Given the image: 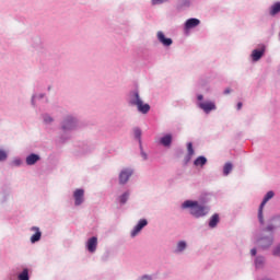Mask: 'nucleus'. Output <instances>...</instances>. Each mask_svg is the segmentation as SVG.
Masks as SVG:
<instances>
[{
  "label": "nucleus",
  "instance_id": "1",
  "mask_svg": "<svg viewBox=\"0 0 280 280\" xmlns=\"http://www.w3.org/2000/svg\"><path fill=\"white\" fill-rule=\"evenodd\" d=\"M183 209H190V213L195 218H202L209 213V208L199 205L198 201L187 200L183 203Z\"/></svg>",
  "mask_w": 280,
  "mask_h": 280
},
{
  "label": "nucleus",
  "instance_id": "2",
  "mask_svg": "<svg viewBox=\"0 0 280 280\" xmlns=\"http://www.w3.org/2000/svg\"><path fill=\"white\" fill-rule=\"evenodd\" d=\"M130 104H132V106H137L139 113H142V115H148V113H150V104H143L138 92L133 93Z\"/></svg>",
  "mask_w": 280,
  "mask_h": 280
},
{
  "label": "nucleus",
  "instance_id": "3",
  "mask_svg": "<svg viewBox=\"0 0 280 280\" xmlns=\"http://www.w3.org/2000/svg\"><path fill=\"white\" fill-rule=\"evenodd\" d=\"M272 198H275V192L270 190L266 194L262 202L260 203V207L258 210V219L260 224H264V207H266V203L268 202V200H272Z\"/></svg>",
  "mask_w": 280,
  "mask_h": 280
},
{
  "label": "nucleus",
  "instance_id": "4",
  "mask_svg": "<svg viewBox=\"0 0 280 280\" xmlns=\"http://www.w3.org/2000/svg\"><path fill=\"white\" fill-rule=\"evenodd\" d=\"M132 176V170L125 168L119 174V183L120 185H126L128 180H130V177Z\"/></svg>",
  "mask_w": 280,
  "mask_h": 280
},
{
  "label": "nucleus",
  "instance_id": "5",
  "mask_svg": "<svg viewBox=\"0 0 280 280\" xmlns=\"http://www.w3.org/2000/svg\"><path fill=\"white\" fill-rule=\"evenodd\" d=\"M73 198H74L75 207H80V205H82V202H84V189L79 188V189L74 190Z\"/></svg>",
  "mask_w": 280,
  "mask_h": 280
},
{
  "label": "nucleus",
  "instance_id": "6",
  "mask_svg": "<svg viewBox=\"0 0 280 280\" xmlns=\"http://www.w3.org/2000/svg\"><path fill=\"white\" fill-rule=\"evenodd\" d=\"M144 226H148V220L142 219L131 231V237H137V235H139V233H141V231L144 229Z\"/></svg>",
  "mask_w": 280,
  "mask_h": 280
},
{
  "label": "nucleus",
  "instance_id": "7",
  "mask_svg": "<svg viewBox=\"0 0 280 280\" xmlns=\"http://www.w3.org/2000/svg\"><path fill=\"white\" fill-rule=\"evenodd\" d=\"M199 108H201L203 113H210L211 110H215V103L211 101L201 102L199 103Z\"/></svg>",
  "mask_w": 280,
  "mask_h": 280
},
{
  "label": "nucleus",
  "instance_id": "8",
  "mask_svg": "<svg viewBox=\"0 0 280 280\" xmlns=\"http://www.w3.org/2000/svg\"><path fill=\"white\" fill-rule=\"evenodd\" d=\"M156 36H158L159 43H161L164 47H170L172 43H174L172 38L165 37V34L161 31L158 32Z\"/></svg>",
  "mask_w": 280,
  "mask_h": 280
},
{
  "label": "nucleus",
  "instance_id": "9",
  "mask_svg": "<svg viewBox=\"0 0 280 280\" xmlns=\"http://www.w3.org/2000/svg\"><path fill=\"white\" fill-rule=\"evenodd\" d=\"M86 246L89 253H95V250H97V237L93 236L88 240Z\"/></svg>",
  "mask_w": 280,
  "mask_h": 280
},
{
  "label": "nucleus",
  "instance_id": "10",
  "mask_svg": "<svg viewBox=\"0 0 280 280\" xmlns=\"http://www.w3.org/2000/svg\"><path fill=\"white\" fill-rule=\"evenodd\" d=\"M198 25H200V20L191 18L186 21L185 30H194V27H198Z\"/></svg>",
  "mask_w": 280,
  "mask_h": 280
},
{
  "label": "nucleus",
  "instance_id": "11",
  "mask_svg": "<svg viewBox=\"0 0 280 280\" xmlns=\"http://www.w3.org/2000/svg\"><path fill=\"white\" fill-rule=\"evenodd\" d=\"M32 231H35V234L31 236L32 244H36V242H40V237L43 235V233L40 232V229L34 226L32 228Z\"/></svg>",
  "mask_w": 280,
  "mask_h": 280
},
{
  "label": "nucleus",
  "instance_id": "12",
  "mask_svg": "<svg viewBox=\"0 0 280 280\" xmlns=\"http://www.w3.org/2000/svg\"><path fill=\"white\" fill-rule=\"evenodd\" d=\"M40 161V156L38 154L32 153L26 158V164L36 165Z\"/></svg>",
  "mask_w": 280,
  "mask_h": 280
},
{
  "label": "nucleus",
  "instance_id": "13",
  "mask_svg": "<svg viewBox=\"0 0 280 280\" xmlns=\"http://www.w3.org/2000/svg\"><path fill=\"white\" fill-rule=\"evenodd\" d=\"M258 244L261 246V248H269V246H272V237L260 238Z\"/></svg>",
  "mask_w": 280,
  "mask_h": 280
},
{
  "label": "nucleus",
  "instance_id": "14",
  "mask_svg": "<svg viewBox=\"0 0 280 280\" xmlns=\"http://www.w3.org/2000/svg\"><path fill=\"white\" fill-rule=\"evenodd\" d=\"M220 223V214L214 213L209 221V226L210 229H215V226H218V224Z\"/></svg>",
  "mask_w": 280,
  "mask_h": 280
},
{
  "label": "nucleus",
  "instance_id": "15",
  "mask_svg": "<svg viewBox=\"0 0 280 280\" xmlns=\"http://www.w3.org/2000/svg\"><path fill=\"white\" fill-rule=\"evenodd\" d=\"M160 143L164 145L165 148H168V145H172V135H166L161 138Z\"/></svg>",
  "mask_w": 280,
  "mask_h": 280
},
{
  "label": "nucleus",
  "instance_id": "16",
  "mask_svg": "<svg viewBox=\"0 0 280 280\" xmlns=\"http://www.w3.org/2000/svg\"><path fill=\"white\" fill-rule=\"evenodd\" d=\"M264 51H265L264 48L260 50H257V49L253 50L252 58H253L254 62H257V60H259L261 58V56H264Z\"/></svg>",
  "mask_w": 280,
  "mask_h": 280
},
{
  "label": "nucleus",
  "instance_id": "17",
  "mask_svg": "<svg viewBox=\"0 0 280 280\" xmlns=\"http://www.w3.org/2000/svg\"><path fill=\"white\" fill-rule=\"evenodd\" d=\"M194 165L197 167H203V165H207V158L205 156H199L195 160Z\"/></svg>",
  "mask_w": 280,
  "mask_h": 280
},
{
  "label": "nucleus",
  "instance_id": "18",
  "mask_svg": "<svg viewBox=\"0 0 280 280\" xmlns=\"http://www.w3.org/2000/svg\"><path fill=\"white\" fill-rule=\"evenodd\" d=\"M62 128L63 130H71V128H73V118L69 117L68 119H66Z\"/></svg>",
  "mask_w": 280,
  "mask_h": 280
},
{
  "label": "nucleus",
  "instance_id": "19",
  "mask_svg": "<svg viewBox=\"0 0 280 280\" xmlns=\"http://www.w3.org/2000/svg\"><path fill=\"white\" fill-rule=\"evenodd\" d=\"M19 280H30V270L23 269V271L18 276Z\"/></svg>",
  "mask_w": 280,
  "mask_h": 280
},
{
  "label": "nucleus",
  "instance_id": "20",
  "mask_svg": "<svg viewBox=\"0 0 280 280\" xmlns=\"http://www.w3.org/2000/svg\"><path fill=\"white\" fill-rule=\"evenodd\" d=\"M280 12V2H276L270 10L271 16H275V14H279Z\"/></svg>",
  "mask_w": 280,
  "mask_h": 280
},
{
  "label": "nucleus",
  "instance_id": "21",
  "mask_svg": "<svg viewBox=\"0 0 280 280\" xmlns=\"http://www.w3.org/2000/svg\"><path fill=\"white\" fill-rule=\"evenodd\" d=\"M232 170H233V164L226 163L223 167L224 176H229V174H231Z\"/></svg>",
  "mask_w": 280,
  "mask_h": 280
},
{
  "label": "nucleus",
  "instance_id": "22",
  "mask_svg": "<svg viewBox=\"0 0 280 280\" xmlns=\"http://www.w3.org/2000/svg\"><path fill=\"white\" fill-rule=\"evenodd\" d=\"M185 248H187V243H185L184 241H180L177 244V253H183V250H185Z\"/></svg>",
  "mask_w": 280,
  "mask_h": 280
},
{
  "label": "nucleus",
  "instance_id": "23",
  "mask_svg": "<svg viewBox=\"0 0 280 280\" xmlns=\"http://www.w3.org/2000/svg\"><path fill=\"white\" fill-rule=\"evenodd\" d=\"M130 194L129 192H125L124 195L120 196V202L122 205H126V202H128V198H129Z\"/></svg>",
  "mask_w": 280,
  "mask_h": 280
},
{
  "label": "nucleus",
  "instance_id": "24",
  "mask_svg": "<svg viewBox=\"0 0 280 280\" xmlns=\"http://www.w3.org/2000/svg\"><path fill=\"white\" fill-rule=\"evenodd\" d=\"M264 257H257L255 260L256 268H261V266H264Z\"/></svg>",
  "mask_w": 280,
  "mask_h": 280
},
{
  "label": "nucleus",
  "instance_id": "25",
  "mask_svg": "<svg viewBox=\"0 0 280 280\" xmlns=\"http://www.w3.org/2000/svg\"><path fill=\"white\" fill-rule=\"evenodd\" d=\"M187 150H188V156H194V144L191 142L187 144Z\"/></svg>",
  "mask_w": 280,
  "mask_h": 280
},
{
  "label": "nucleus",
  "instance_id": "26",
  "mask_svg": "<svg viewBox=\"0 0 280 280\" xmlns=\"http://www.w3.org/2000/svg\"><path fill=\"white\" fill-rule=\"evenodd\" d=\"M133 135H135L136 139H141V129L135 128Z\"/></svg>",
  "mask_w": 280,
  "mask_h": 280
},
{
  "label": "nucleus",
  "instance_id": "27",
  "mask_svg": "<svg viewBox=\"0 0 280 280\" xmlns=\"http://www.w3.org/2000/svg\"><path fill=\"white\" fill-rule=\"evenodd\" d=\"M8 159V153L5 151L0 150V161H5Z\"/></svg>",
  "mask_w": 280,
  "mask_h": 280
},
{
  "label": "nucleus",
  "instance_id": "28",
  "mask_svg": "<svg viewBox=\"0 0 280 280\" xmlns=\"http://www.w3.org/2000/svg\"><path fill=\"white\" fill-rule=\"evenodd\" d=\"M273 255H275L276 257H280V245L277 246V247L273 249Z\"/></svg>",
  "mask_w": 280,
  "mask_h": 280
},
{
  "label": "nucleus",
  "instance_id": "29",
  "mask_svg": "<svg viewBox=\"0 0 280 280\" xmlns=\"http://www.w3.org/2000/svg\"><path fill=\"white\" fill-rule=\"evenodd\" d=\"M165 1H167V0H152V4L153 5H159L161 3H165Z\"/></svg>",
  "mask_w": 280,
  "mask_h": 280
},
{
  "label": "nucleus",
  "instance_id": "30",
  "mask_svg": "<svg viewBox=\"0 0 280 280\" xmlns=\"http://www.w3.org/2000/svg\"><path fill=\"white\" fill-rule=\"evenodd\" d=\"M45 121H46V124H49V122L54 121V119H51V117L47 116V117H45Z\"/></svg>",
  "mask_w": 280,
  "mask_h": 280
},
{
  "label": "nucleus",
  "instance_id": "31",
  "mask_svg": "<svg viewBox=\"0 0 280 280\" xmlns=\"http://www.w3.org/2000/svg\"><path fill=\"white\" fill-rule=\"evenodd\" d=\"M250 255H252L253 257H255V255H257V249L253 248V249L250 250Z\"/></svg>",
  "mask_w": 280,
  "mask_h": 280
},
{
  "label": "nucleus",
  "instance_id": "32",
  "mask_svg": "<svg viewBox=\"0 0 280 280\" xmlns=\"http://www.w3.org/2000/svg\"><path fill=\"white\" fill-rule=\"evenodd\" d=\"M197 100H198L199 102H202V100H203L202 94H199V95L197 96Z\"/></svg>",
  "mask_w": 280,
  "mask_h": 280
},
{
  "label": "nucleus",
  "instance_id": "33",
  "mask_svg": "<svg viewBox=\"0 0 280 280\" xmlns=\"http://www.w3.org/2000/svg\"><path fill=\"white\" fill-rule=\"evenodd\" d=\"M229 93H231V89H226V90L224 91V94H225V95H229Z\"/></svg>",
  "mask_w": 280,
  "mask_h": 280
},
{
  "label": "nucleus",
  "instance_id": "34",
  "mask_svg": "<svg viewBox=\"0 0 280 280\" xmlns=\"http://www.w3.org/2000/svg\"><path fill=\"white\" fill-rule=\"evenodd\" d=\"M237 110H242V103H237Z\"/></svg>",
  "mask_w": 280,
  "mask_h": 280
},
{
  "label": "nucleus",
  "instance_id": "35",
  "mask_svg": "<svg viewBox=\"0 0 280 280\" xmlns=\"http://www.w3.org/2000/svg\"><path fill=\"white\" fill-rule=\"evenodd\" d=\"M275 228L272 226V225H269L268 228H267V231H272Z\"/></svg>",
  "mask_w": 280,
  "mask_h": 280
}]
</instances>
